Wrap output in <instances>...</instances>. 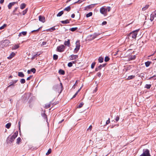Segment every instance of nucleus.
<instances>
[{
	"mask_svg": "<svg viewBox=\"0 0 156 156\" xmlns=\"http://www.w3.org/2000/svg\"><path fill=\"white\" fill-rule=\"evenodd\" d=\"M18 134V132H15L12 136H9L7 138L6 141L8 144H10L12 143Z\"/></svg>",
	"mask_w": 156,
	"mask_h": 156,
	"instance_id": "obj_1",
	"label": "nucleus"
},
{
	"mask_svg": "<svg viewBox=\"0 0 156 156\" xmlns=\"http://www.w3.org/2000/svg\"><path fill=\"white\" fill-rule=\"evenodd\" d=\"M111 9V7H102L100 9V12L104 16H106L107 15V12H109Z\"/></svg>",
	"mask_w": 156,
	"mask_h": 156,
	"instance_id": "obj_2",
	"label": "nucleus"
},
{
	"mask_svg": "<svg viewBox=\"0 0 156 156\" xmlns=\"http://www.w3.org/2000/svg\"><path fill=\"white\" fill-rule=\"evenodd\" d=\"M139 30V29L136 30H135L133 31L130 33L128 35L129 38H132L133 39H136V36L137 34V33Z\"/></svg>",
	"mask_w": 156,
	"mask_h": 156,
	"instance_id": "obj_3",
	"label": "nucleus"
},
{
	"mask_svg": "<svg viewBox=\"0 0 156 156\" xmlns=\"http://www.w3.org/2000/svg\"><path fill=\"white\" fill-rule=\"evenodd\" d=\"M140 156H151L149 150L147 149H144L143 153Z\"/></svg>",
	"mask_w": 156,
	"mask_h": 156,
	"instance_id": "obj_4",
	"label": "nucleus"
},
{
	"mask_svg": "<svg viewBox=\"0 0 156 156\" xmlns=\"http://www.w3.org/2000/svg\"><path fill=\"white\" fill-rule=\"evenodd\" d=\"M57 51L59 52H62L64 51L65 49V47L64 45L61 44L57 47Z\"/></svg>",
	"mask_w": 156,
	"mask_h": 156,
	"instance_id": "obj_5",
	"label": "nucleus"
},
{
	"mask_svg": "<svg viewBox=\"0 0 156 156\" xmlns=\"http://www.w3.org/2000/svg\"><path fill=\"white\" fill-rule=\"evenodd\" d=\"M76 47L75 48L74 52L77 53L78 50H79L80 47V44L79 41H77L76 43Z\"/></svg>",
	"mask_w": 156,
	"mask_h": 156,
	"instance_id": "obj_6",
	"label": "nucleus"
},
{
	"mask_svg": "<svg viewBox=\"0 0 156 156\" xmlns=\"http://www.w3.org/2000/svg\"><path fill=\"white\" fill-rule=\"evenodd\" d=\"M106 65V64H103L102 65H100L98 67L96 68L95 69L96 71H98V70L101 69L102 67H104Z\"/></svg>",
	"mask_w": 156,
	"mask_h": 156,
	"instance_id": "obj_7",
	"label": "nucleus"
},
{
	"mask_svg": "<svg viewBox=\"0 0 156 156\" xmlns=\"http://www.w3.org/2000/svg\"><path fill=\"white\" fill-rule=\"evenodd\" d=\"M39 20L42 23H44L45 21V17L41 16H39Z\"/></svg>",
	"mask_w": 156,
	"mask_h": 156,
	"instance_id": "obj_8",
	"label": "nucleus"
},
{
	"mask_svg": "<svg viewBox=\"0 0 156 156\" xmlns=\"http://www.w3.org/2000/svg\"><path fill=\"white\" fill-rule=\"evenodd\" d=\"M101 34L99 33H95L93 35H90V36L92 37V39H93L97 37V36Z\"/></svg>",
	"mask_w": 156,
	"mask_h": 156,
	"instance_id": "obj_9",
	"label": "nucleus"
},
{
	"mask_svg": "<svg viewBox=\"0 0 156 156\" xmlns=\"http://www.w3.org/2000/svg\"><path fill=\"white\" fill-rule=\"evenodd\" d=\"M16 2H13L10 3L8 5V7L9 9H10L14 5Z\"/></svg>",
	"mask_w": 156,
	"mask_h": 156,
	"instance_id": "obj_10",
	"label": "nucleus"
},
{
	"mask_svg": "<svg viewBox=\"0 0 156 156\" xmlns=\"http://www.w3.org/2000/svg\"><path fill=\"white\" fill-rule=\"evenodd\" d=\"M70 56L71 57L70 58V59L71 60L75 59L77 58L78 57L77 55H71Z\"/></svg>",
	"mask_w": 156,
	"mask_h": 156,
	"instance_id": "obj_11",
	"label": "nucleus"
},
{
	"mask_svg": "<svg viewBox=\"0 0 156 156\" xmlns=\"http://www.w3.org/2000/svg\"><path fill=\"white\" fill-rule=\"evenodd\" d=\"M64 44L66 46L69 47L70 45V42L69 40H68L67 41H65L64 42Z\"/></svg>",
	"mask_w": 156,
	"mask_h": 156,
	"instance_id": "obj_12",
	"label": "nucleus"
},
{
	"mask_svg": "<svg viewBox=\"0 0 156 156\" xmlns=\"http://www.w3.org/2000/svg\"><path fill=\"white\" fill-rule=\"evenodd\" d=\"M15 55V54L12 52L11 53V54H10V55L7 57V58L8 59H11L12 57H13Z\"/></svg>",
	"mask_w": 156,
	"mask_h": 156,
	"instance_id": "obj_13",
	"label": "nucleus"
},
{
	"mask_svg": "<svg viewBox=\"0 0 156 156\" xmlns=\"http://www.w3.org/2000/svg\"><path fill=\"white\" fill-rule=\"evenodd\" d=\"M27 34V32L26 31H23L19 33V36L20 37L22 36V35H23L25 36Z\"/></svg>",
	"mask_w": 156,
	"mask_h": 156,
	"instance_id": "obj_14",
	"label": "nucleus"
},
{
	"mask_svg": "<svg viewBox=\"0 0 156 156\" xmlns=\"http://www.w3.org/2000/svg\"><path fill=\"white\" fill-rule=\"evenodd\" d=\"M94 4H91L90 5H88L86 7V9H90L91 8L94 7Z\"/></svg>",
	"mask_w": 156,
	"mask_h": 156,
	"instance_id": "obj_15",
	"label": "nucleus"
},
{
	"mask_svg": "<svg viewBox=\"0 0 156 156\" xmlns=\"http://www.w3.org/2000/svg\"><path fill=\"white\" fill-rule=\"evenodd\" d=\"M18 76L20 77H24V74L22 72H18Z\"/></svg>",
	"mask_w": 156,
	"mask_h": 156,
	"instance_id": "obj_16",
	"label": "nucleus"
},
{
	"mask_svg": "<svg viewBox=\"0 0 156 156\" xmlns=\"http://www.w3.org/2000/svg\"><path fill=\"white\" fill-rule=\"evenodd\" d=\"M58 73L59 74L63 75L65 74V72L63 70L60 69L58 71Z\"/></svg>",
	"mask_w": 156,
	"mask_h": 156,
	"instance_id": "obj_17",
	"label": "nucleus"
},
{
	"mask_svg": "<svg viewBox=\"0 0 156 156\" xmlns=\"http://www.w3.org/2000/svg\"><path fill=\"white\" fill-rule=\"evenodd\" d=\"M135 77V76L134 75H131L129 76L126 79L128 80H129L134 78Z\"/></svg>",
	"mask_w": 156,
	"mask_h": 156,
	"instance_id": "obj_18",
	"label": "nucleus"
},
{
	"mask_svg": "<svg viewBox=\"0 0 156 156\" xmlns=\"http://www.w3.org/2000/svg\"><path fill=\"white\" fill-rule=\"evenodd\" d=\"M26 5V4L24 3L21 4L20 6V9H24Z\"/></svg>",
	"mask_w": 156,
	"mask_h": 156,
	"instance_id": "obj_19",
	"label": "nucleus"
},
{
	"mask_svg": "<svg viewBox=\"0 0 156 156\" xmlns=\"http://www.w3.org/2000/svg\"><path fill=\"white\" fill-rule=\"evenodd\" d=\"M19 47V46L18 45H16L15 46L12 47V50H15L18 48Z\"/></svg>",
	"mask_w": 156,
	"mask_h": 156,
	"instance_id": "obj_20",
	"label": "nucleus"
},
{
	"mask_svg": "<svg viewBox=\"0 0 156 156\" xmlns=\"http://www.w3.org/2000/svg\"><path fill=\"white\" fill-rule=\"evenodd\" d=\"M61 22L63 24H67L69 23V22L68 20H66L64 21H62Z\"/></svg>",
	"mask_w": 156,
	"mask_h": 156,
	"instance_id": "obj_21",
	"label": "nucleus"
},
{
	"mask_svg": "<svg viewBox=\"0 0 156 156\" xmlns=\"http://www.w3.org/2000/svg\"><path fill=\"white\" fill-rule=\"evenodd\" d=\"M11 125V123L9 122L6 124L5 125V127L7 129H9Z\"/></svg>",
	"mask_w": 156,
	"mask_h": 156,
	"instance_id": "obj_22",
	"label": "nucleus"
},
{
	"mask_svg": "<svg viewBox=\"0 0 156 156\" xmlns=\"http://www.w3.org/2000/svg\"><path fill=\"white\" fill-rule=\"evenodd\" d=\"M149 7V5H145V6L142 9V10L143 11L146 10Z\"/></svg>",
	"mask_w": 156,
	"mask_h": 156,
	"instance_id": "obj_23",
	"label": "nucleus"
},
{
	"mask_svg": "<svg viewBox=\"0 0 156 156\" xmlns=\"http://www.w3.org/2000/svg\"><path fill=\"white\" fill-rule=\"evenodd\" d=\"M154 17H155L154 14H151V17L150 19V20L151 21H152L154 20Z\"/></svg>",
	"mask_w": 156,
	"mask_h": 156,
	"instance_id": "obj_24",
	"label": "nucleus"
},
{
	"mask_svg": "<svg viewBox=\"0 0 156 156\" xmlns=\"http://www.w3.org/2000/svg\"><path fill=\"white\" fill-rule=\"evenodd\" d=\"M64 13V12L63 11H61L59 12L57 15V16H61Z\"/></svg>",
	"mask_w": 156,
	"mask_h": 156,
	"instance_id": "obj_25",
	"label": "nucleus"
},
{
	"mask_svg": "<svg viewBox=\"0 0 156 156\" xmlns=\"http://www.w3.org/2000/svg\"><path fill=\"white\" fill-rule=\"evenodd\" d=\"M73 63H74V61H73L72 62H69L68 64V66H69V67H72V66H73Z\"/></svg>",
	"mask_w": 156,
	"mask_h": 156,
	"instance_id": "obj_26",
	"label": "nucleus"
},
{
	"mask_svg": "<svg viewBox=\"0 0 156 156\" xmlns=\"http://www.w3.org/2000/svg\"><path fill=\"white\" fill-rule=\"evenodd\" d=\"M104 58L101 57H99L98 58V60L100 63H102L103 62Z\"/></svg>",
	"mask_w": 156,
	"mask_h": 156,
	"instance_id": "obj_27",
	"label": "nucleus"
},
{
	"mask_svg": "<svg viewBox=\"0 0 156 156\" xmlns=\"http://www.w3.org/2000/svg\"><path fill=\"white\" fill-rule=\"evenodd\" d=\"M78 29V28L77 27H74L70 28L69 30L72 31H74Z\"/></svg>",
	"mask_w": 156,
	"mask_h": 156,
	"instance_id": "obj_28",
	"label": "nucleus"
},
{
	"mask_svg": "<svg viewBox=\"0 0 156 156\" xmlns=\"http://www.w3.org/2000/svg\"><path fill=\"white\" fill-rule=\"evenodd\" d=\"M151 87V84H146L145 85L144 87L145 88H146L147 89H149V88H150Z\"/></svg>",
	"mask_w": 156,
	"mask_h": 156,
	"instance_id": "obj_29",
	"label": "nucleus"
},
{
	"mask_svg": "<svg viewBox=\"0 0 156 156\" xmlns=\"http://www.w3.org/2000/svg\"><path fill=\"white\" fill-rule=\"evenodd\" d=\"M151 63V62H149V61H148V62H145V65L147 67L149 66V65H150Z\"/></svg>",
	"mask_w": 156,
	"mask_h": 156,
	"instance_id": "obj_30",
	"label": "nucleus"
},
{
	"mask_svg": "<svg viewBox=\"0 0 156 156\" xmlns=\"http://www.w3.org/2000/svg\"><path fill=\"white\" fill-rule=\"evenodd\" d=\"M70 7L69 6L64 9V10H66L67 11H69L70 10Z\"/></svg>",
	"mask_w": 156,
	"mask_h": 156,
	"instance_id": "obj_31",
	"label": "nucleus"
},
{
	"mask_svg": "<svg viewBox=\"0 0 156 156\" xmlns=\"http://www.w3.org/2000/svg\"><path fill=\"white\" fill-rule=\"evenodd\" d=\"M5 43L6 44V46L8 45L9 44V41L7 40H5L3 42V43Z\"/></svg>",
	"mask_w": 156,
	"mask_h": 156,
	"instance_id": "obj_32",
	"label": "nucleus"
},
{
	"mask_svg": "<svg viewBox=\"0 0 156 156\" xmlns=\"http://www.w3.org/2000/svg\"><path fill=\"white\" fill-rule=\"evenodd\" d=\"M55 30V27H53L51 28L50 29L47 30V31H50L51 32L53 30Z\"/></svg>",
	"mask_w": 156,
	"mask_h": 156,
	"instance_id": "obj_33",
	"label": "nucleus"
},
{
	"mask_svg": "<svg viewBox=\"0 0 156 156\" xmlns=\"http://www.w3.org/2000/svg\"><path fill=\"white\" fill-rule=\"evenodd\" d=\"M92 15V13L91 12H90L89 13H87L86 15V17H90Z\"/></svg>",
	"mask_w": 156,
	"mask_h": 156,
	"instance_id": "obj_34",
	"label": "nucleus"
},
{
	"mask_svg": "<svg viewBox=\"0 0 156 156\" xmlns=\"http://www.w3.org/2000/svg\"><path fill=\"white\" fill-rule=\"evenodd\" d=\"M60 86H59V85L58 86L59 88H60V89H61V90H60V93H61V92L62 91V83H60Z\"/></svg>",
	"mask_w": 156,
	"mask_h": 156,
	"instance_id": "obj_35",
	"label": "nucleus"
},
{
	"mask_svg": "<svg viewBox=\"0 0 156 156\" xmlns=\"http://www.w3.org/2000/svg\"><path fill=\"white\" fill-rule=\"evenodd\" d=\"M84 103L83 102H81L79 104L78 106V108H80L82 107Z\"/></svg>",
	"mask_w": 156,
	"mask_h": 156,
	"instance_id": "obj_36",
	"label": "nucleus"
},
{
	"mask_svg": "<svg viewBox=\"0 0 156 156\" xmlns=\"http://www.w3.org/2000/svg\"><path fill=\"white\" fill-rule=\"evenodd\" d=\"M7 25L5 24H4L2 26L0 27V30H2Z\"/></svg>",
	"mask_w": 156,
	"mask_h": 156,
	"instance_id": "obj_37",
	"label": "nucleus"
},
{
	"mask_svg": "<svg viewBox=\"0 0 156 156\" xmlns=\"http://www.w3.org/2000/svg\"><path fill=\"white\" fill-rule=\"evenodd\" d=\"M136 58V56L135 55L131 56L130 58L129 59L130 60L134 59Z\"/></svg>",
	"mask_w": 156,
	"mask_h": 156,
	"instance_id": "obj_38",
	"label": "nucleus"
},
{
	"mask_svg": "<svg viewBox=\"0 0 156 156\" xmlns=\"http://www.w3.org/2000/svg\"><path fill=\"white\" fill-rule=\"evenodd\" d=\"M51 149H49L48 150L47 152L46 153V155H48L49 154L51 153Z\"/></svg>",
	"mask_w": 156,
	"mask_h": 156,
	"instance_id": "obj_39",
	"label": "nucleus"
},
{
	"mask_svg": "<svg viewBox=\"0 0 156 156\" xmlns=\"http://www.w3.org/2000/svg\"><path fill=\"white\" fill-rule=\"evenodd\" d=\"M27 10H28L27 9H25V10H24V11H23V15H24L27 13Z\"/></svg>",
	"mask_w": 156,
	"mask_h": 156,
	"instance_id": "obj_40",
	"label": "nucleus"
},
{
	"mask_svg": "<svg viewBox=\"0 0 156 156\" xmlns=\"http://www.w3.org/2000/svg\"><path fill=\"white\" fill-rule=\"evenodd\" d=\"M58 58V56L56 55H53V59L54 60H57Z\"/></svg>",
	"mask_w": 156,
	"mask_h": 156,
	"instance_id": "obj_41",
	"label": "nucleus"
},
{
	"mask_svg": "<svg viewBox=\"0 0 156 156\" xmlns=\"http://www.w3.org/2000/svg\"><path fill=\"white\" fill-rule=\"evenodd\" d=\"M20 82L21 83L23 84L25 82V80L24 79H22L20 80Z\"/></svg>",
	"mask_w": 156,
	"mask_h": 156,
	"instance_id": "obj_42",
	"label": "nucleus"
},
{
	"mask_svg": "<svg viewBox=\"0 0 156 156\" xmlns=\"http://www.w3.org/2000/svg\"><path fill=\"white\" fill-rule=\"evenodd\" d=\"M109 60V58L108 57L106 56L105 57V62H107Z\"/></svg>",
	"mask_w": 156,
	"mask_h": 156,
	"instance_id": "obj_43",
	"label": "nucleus"
},
{
	"mask_svg": "<svg viewBox=\"0 0 156 156\" xmlns=\"http://www.w3.org/2000/svg\"><path fill=\"white\" fill-rule=\"evenodd\" d=\"M95 64V62H93L91 65V68L93 69L94 68V66Z\"/></svg>",
	"mask_w": 156,
	"mask_h": 156,
	"instance_id": "obj_44",
	"label": "nucleus"
},
{
	"mask_svg": "<svg viewBox=\"0 0 156 156\" xmlns=\"http://www.w3.org/2000/svg\"><path fill=\"white\" fill-rule=\"evenodd\" d=\"M10 84L9 86H8L7 88L9 87L12 86L14 87L15 85L14 84L12 83V82H10Z\"/></svg>",
	"mask_w": 156,
	"mask_h": 156,
	"instance_id": "obj_45",
	"label": "nucleus"
},
{
	"mask_svg": "<svg viewBox=\"0 0 156 156\" xmlns=\"http://www.w3.org/2000/svg\"><path fill=\"white\" fill-rule=\"evenodd\" d=\"M20 140H21V138L20 137L18 138L17 139V142H16L17 144H19V143L20 141Z\"/></svg>",
	"mask_w": 156,
	"mask_h": 156,
	"instance_id": "obj_46",
	"label": "nucleus"
},
{
	"mask_svg": "<svg viewBox=\"0 0 156 156\" xmlns=\"http://www.w3.org/2000/svg\"><path fill=\"white\" fill-rule=\"evenodd\" d=\"M51 106V105L50 104L46 105L45 106V107L46 108H48L50 107Z\"/></svg>",
	"mask_w": 156,
	"mask_h": 156,
	"instance_id": "obj_47",
	"label": "nucleus"
},
{
	"mask_svg": "<svg viewBox=\"0 0 156 156\" xmlns=\"http://www.w3.org/2000/svg\"><path fill=\"white\" fill-rule=\"evenodd\" d=\"M31 72H32L33 73H34L36 72V69L34 68H32L30 69Z\"/></svg>",
	"mask_w": 156,
	"mask_h": 156,
	"instance_id": "obj_48",
	"label": "nucleus"
},
{
	"mask_svg": "<svg viewBox=\"0 0 156 156\" xmlns=\"http://www.w3.org/2000/svg\"><path fill=\"white\" fill-rule=\"evenodd\" d=\"M84 0H79L77 2H75V3H80L81 2H82L83 1H84Z\"/></svg>",
	"mask_w": 156,
	"mask_h": 156,
	"instance_id": "obj_49",
	"label": "nucleus"
},
{
	"mask_svg": "<svg viewBox=\"0 0 156 156\" xmlns=\"http://www.w3.org/2000/svg\"><path fill=\"white\" fill-rule=\"evenodd\" d=\"M119 116L118 115H117L116 116V118L115 119L116 121H118L119 120Z\"/></svg>",
	"mask_w": 156,
	"mask_h": 156,
	"instance_id": "obj_50",
	"label": "nucleus"
},
{
	"mask_svg": "<svg viewBox=\"0 0 156 156\" xmlns=\"http://www.w3.org/2000/svg\"><path fill=\"white\" fill-rule=\"evenodd\" d=\"M92 126L91 125H90L89 126V128L87 129V130H89L90 131L92 129Z\"/></svg>",
	"mask_w": 156,
	"mask_h": 156,
	"instance_id": "obj_51",
	"label": "nucleus"
},
{
	"mask_svg": "<svg viewBox=\"0 0 156 156\" xmlns=\"http://www.w3.org/2000/svg\"><path fill=\"white\" fill-rule=\"evenodd\" d=\"M47 42L46 41H44L41 44V46L45 45L46 44Z\"/></svg>",
	"mask_w": 156,
	"mask_h": 156,
	"instance_id": "obj_52",
	"label": "nucleus"
},
{
	"mask_svg": "<svg viewBox=\"0 0 156 156\" xmlns=\"http://www.w3.org/2000/svg\"><path fill=\"white\" fill-rule=\"evenodd\" d=\"M110 122V119H108V120H107L106 122V124L107 125Z\"/></svg>",
	"mask_w": 156,
	"mask_h": 156,
	"instance_id": "obj_53",
	"label": "nucleus"
},
{
	"mask_svg": "<svg viewBox=\"0 0 156 156\" xmlns=\"http://www.w3.org/2000/svg\"><path fill=\"white\" fill-rule=\"evenodd\" d=\"M107 24V22L106 21H104L102 23V25H104L106 24Z\"/></svg>",
	"mask_w": 156,
	"mask_h": 156,
	"instance_id": "obj_54",
	"label": "nucleus"
},
{
	"mask_svg": "<svg viewBox=\"0 0 156 156\" xmlns=\"http://www.w3.org/2000/svg\"><path fill=\"white\" fill-rule=\"evenodd\" d=\"M77 92H76L75 94L73 96V97L72 98V99L73 98L76 97V95L77 94Z\"/></svg>",
	"mask_w": 156,
	"mask_h": 156,
	"instance_id": "obj_55",
	"label": "nucleus"
},
{
	"mask_svg": "<svg viewBox=\"0 0 156 156\" xmlns=\"http://www.w3.org/2000/svg\"><path fill=\"white\" fill-rule=\"evenodd\" d=\"M17 81H18L17 80H14V81H13L11 82H12V83H13L15 84V83H16L17 82Z\"/></svg>",
	"mask_w": 156,
	"mask_h": 156,
	"instance_id": "obj_56",
	"label": "nucleus"
},
{
	"mask_svg": "<svg viewBox=\"0 0 156 156\" xmlns=\"http://www.w3.org/2000/svg\"><path fill=\"white\" fill-rule=\"evenodd\" d=\"M97 75L99 77H100L101 76V73H98L97 74Z\"/></svg>",
	"mask_w": 156,
	"mask_h": 156,
	"instance_id": "obj_57",
	"label": "nucleus"
},
{
	"mask_svg": "<svg viewBox=\"0 0 156 156\" xmlns=\"http://www.w3.org/2000/svg\"><path fill=\"white\" fill-rule=\"evenodd\" d=\"M41 27L40 28H39L38 29H37V30H33L32 31V32H33L34 31H38L40 29Z\"/></svg>",
	"mask_w": 156,
	"mask_h": 156,
	"instance_id": "obj_58",
	"label": "nucleus"
},
{
	"mask_svg": "<svg viewBox=\"0 0 156 156\" xmlns=\"http://www.w3.org/2000/svg\"><path fill=\"white\" fill-rule=\"evenodd\" d=\"M154 17H156V10L154 12Z\"/></svg>",
	"mask_w": 156,
	"mask_h": 156,
	"instance_id": "obj_59",
	"label": "nucleus"
},
{
	"mask_svg": "<svg viewBox=\"0 0 156 156\" xmlns=\"http://www.w3.org/2000/svg\"><path fill=\"white\" fill-rule=\"evenodd\" d=\"M31 77L32 76H30L27 77V80H30Z\"/></svg>",
	"mask_w": 156,
	"mask_h": 156,
	"instance_id": "obj_60",
	"label": "nucleus"
},
{
	"mask_svg": "<svg viewBox=\"0 0 156 156\" xmlns=\"http://www.w3.org/2000/svg\"><path fill=\"white\" fill-rule=\"evenodd\" d=\"M75 15L74 14H73L71 15V17L74 18L75 17Z\"/></svg>",
	"mask_w": 156,
	"mask_h": 156,
	"instance_id": "obj_61",
	"label": "nucleus"
},
{
	"mask_svg": "<svg viewBox=\"0 0 156 156\" xmlns=\"http://www.w3.org/2000/svg\"><path fill=\"white\" fill-rule=\"evenodd\" d=\"M35 57H36L34 55L32 56V57L31 58V59H34L35 58Z\"/></svg>",
	"mask_w": 156,
	"mask_h": 156,
	"instance_id": "obj_62",
	"label": "nucleus"
},
{
	"mask_svg": "<svg viewBox=\"0 0 156 156\" xmlns=\"http://www.w3.org/2000/svg\"><path fill=\"white\" fill-rule=\"evenodd\" d=\"M155 76V75H154V76H152L151 77H150L149 78V80H151L152 78H154V77Z\"/></svg>",
	"mask_w": 156,
	"mask_h": 156,
	"instance_id": "obj_63",
	"label": "nucleus"
},
{
	"mask_svg": "<svg viewBox=\"0 0 156 156\" xmlns=\"http://www.w3.org/2000/svg\"><path fill=\"white\" fill-rule=\"evenodd\" d=\"M4 0H0V2L1 4H2L3 3Z\"/></svg>",
	"mask_w": 156,
	"mask_h": 156,
	"instance_id": "obj_64",
	"label": "nucleus"
}]
</instances>
